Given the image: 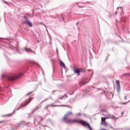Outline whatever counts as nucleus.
Wrapping results in <instances>:
<instances>
[{
	"mask_svg": "<svg viewBox=\"0 0 130 130\" xmlns=\"http://www.w3.org/2000/svg\"><path fill=\"white\" fill-rule=\"evenodd\" d=\"M65 122L69 124H72L73 123H80L81 122V119H67L65 121Z\"/></svg>",
	"mask_w": 130,
	"mask_h": 130,
	"instance_id": "1",
	"label": "nucleus"
},
{
	"mask_svg": "<svg viewBox=\"0 0 130 130\" xmlns=\"http://www.w3.org/2000/svg\"><path fill=\"white\" fill-rule=\"evenodd\" d=\"M32 100H33V98L29 97L28 99L25 100L24 103H22L20 105V107L19 108V109L25 107V106H27V105H28V104H29L30 102L32 101Z\"/></svg>",
	"mask_w": 130,
	"mask_h": 130,
	"instance_id": "2",
	"label": "nucleus"
},
{
	"mask_svg": "<svg viewBox=\"0 0 130 130\" xmlns=\"http://www.w3.org/2000/svg\"><path fill=\"white\" fill-rule=\"evenodd\" d=\"M23 19H24V23L26 25H28V26H29V27H32L33 26V23L31 22V21H29V19L27 18L26 16L23 17Z\"/></svg>",
	"mask_w": 130,
	"mask_h": 130,
	"instance_id": "3",
	"label": "nucleus"
},
{
	"mask_svg": "<svg viewBox=\"0 0 130 130\" xmlns=\"http://www.w3.org/2000/svg\"><path fill=\"white\" fill-rule=\"evenodd\" d=\"M22 75H23V74L20 73L19 76L9 77L8 80L9 81H15V80H17V79H19V78L21 76H22Z\"/></svg>",
	"mask_w": 130,
	"mask_h": 130,
	"instance_id": "4",
	"label": "nucleus"
},
{
	"mask_svg": "<svg viewBox=\"0 0 130 130\" xmlns=\"http://www.w3.org/2000/svg\"><path fill=\"white\" fill-rule=\"evenodd\" d=\"M116 84L117 85V92H120V83L119 82V80H117L116 81Z\"/></svg>",
	"mask_w": 130,
	"mask_h": 130,
	"instance_id": "5",
	"label": "nucleus"
},
{
	"mask_svg": "<svg viewBox=\"0 0 130 130\" xmlns=\"http://www.w3.org/2000/svg\"><path fill=\"white\" fill-rule=\"evenodd\" d=\"M79 123H81L82 125H84V126H87V127L90 125H89V123H88L87 122L83 121L82 120H80V122Z\"/></svg>",
	"mask_w": 130,
	"mask_h": 130,
	"instance_id": "6",
	"label": "nucleus"
},
{
	"mask_svg": "<svg viewBox=\"0 0 130 130\" xmlns=\"http://www.w3.org/2000/svg\"><path fill=\"white\" fill-rule=\"evenodd\" d=\"M72 112H68V114H66V115L64 116V118H63V120H65V121H66V120H67V117H68V115H72Z\"/></svg>",
	"mask_w": 130,
	"mask_h": 130,
	"instance_id": "7",
	"label": "nucleus"
},
{
	"mask_svg": "<svg viewBox=\"0 0 130 130\" xmlns=\"http://www.w3.org/2000/svg\"><path fill=\"white\" fill-rule=\"evenodd\" d=\"M74 73H75V74H77V75H78V76H80V69H74Z\"/></svg>",
	"mask_w": 130,
	"mask_h": 130,
	"instance_id": "8",
	"label": "nucleus"
},
{
	"mask_svg": "<svg viewBox=\"0 0 130 130\" xmlns=\"http://www.w3.org/2000/svg\"><path fill=\"white\" fill-rule=\"evenodd\" d=\"M105 118L106 119H108L109 118H111V119H113V118H114V116H111L110 115H106Z\"/></svg>",
	"mask_w": 130,
	"mask_h": 130,
	"instance_id": "9",
	"label": "nucleus"
},
{
	"mask_svg": "<svg viewBox=\"0 0 130 130\" xmlns=\"http://www.w3.org/2000/svg\"><path fill=\"white\" fill-rule=\"evenodd\" d=\"M59 62H60V66L62 68H63V69H66V65L64 64L63 62L62 61H60Z\"/></svg>",
	"mask_w": 130,
	"mask_h": 130,
	"instance_id": "10",
	"label": "nucleus"
},
{
	"mask_svg": "<svg viewBox=\"0 0 130 130\" xmlns=\"http://www.w3.org/2000/svg\"><path fill=\"white\" fill-rule=\"evenodd\" d=\"M122 76H125V77H130V74L129 73H125L123 74Z\"/></svg>",
	"mask_w": 130,
	"mask_h": 130,
	"instance_id": "11",
	"label": "nucleus"
},
{
	"mask_svg": "<svg viewBox=\"0 0 130 130\" xmlns=\"http://www.w3.org/2000/svg\"><path fill=\"white\" fill-rule=\"evenodd\" d=\"M105 120H106V118L105 117L101 118V121H102V122H105Z\"/></svg>",
	"mask_w": 130,
	"mask_h": 130,
	"instance_id": "12",
	"label": "nucleus"
},
{
	"mask_svg": "<svg viewBox=\"0 0 130 130\" xmlns=\"http://www.w3.org/2000/svg\"><path fill=\"white\" fill-rule=\"evenodd\" d=\"M103 124L104 126H108V124L106 122H104Z\"/></svg>",
	"mask_w": 130,
	"mask_h": 130,
	"instance_id": "13",
	"label": "nucleus"
},
{
	"mask_svg": "<svg viewBox=\"0 0 130 130\" xmlns=\"http://www.w3.org/2000/svg\"><path fill=\"white\" fill-rule=\"evenodd\" d=\"M80 84L81 86H83L84 85H85L86 83H85V82H84V81H81Z\"/></svg>",
	"mask_w": 130,
	"mask_h": 130,
	"instance_id": "14",
	"label": "nucleus"
},
{
	"mask_svg": "<svg viewBox=\"0 0 130 130\" xmlns=\"http://www.w3.org/2000/svg\"><path fill=\"white\" fill-rule=\"evenodd\" d=\"M76 115H77V116H80L82 115V113H77V114H76Z\"/></svg>",
	"mask_w": 130,
	"mask_h": 130,
	"instance_id": "15",
	"label": "nucleus"
},
{
	"mask_svg": "<svg viewBox=\"0 0 130 130\" xmlns=\"http://www.w3.org/2000/svg\"><path fill=\"white\" fill-rule=\"evenodd\" d=\"M128 102H129V101L126 103H121V104H123V105L126 104L128 103Z\"/></svg>",
	"mask_w": 130,
	"mask_h": 130,
	"instance_id": "16",
	"label": "nucleus"
},
{
	"mask_svg": "<svg viewBox=\"0 0 130 130\" xmlns=\"http://www.w3.org/2000/svg\"><path fill=\"white\" fill-rule=\"evenodd\" d=\"M88 127L89 128L90 130H93L92 129V128H91V126H90V125L88 126Z\"/></svg>",
	"mask_w": 130,
	"mask_h": 130,
	"instance_id": "17",
	"label": "nucleus"
},
{
	"mask_svg": "<svg viewBox=\"0 0 130 130\" xmlns=\"http://www.w3.org/2000/svg\"><path fill=\"white\" fill-rule=\"evenodd\" d=\"M88 127L89 128L90 130H93L92 129V128H91V126H90V125L88 126Z\"/></svg>",
	"mask_w": 130,
	"mask_h": 130,
	"instance_id": "18",
	"label": "nucleus"
},
{
	"mask_svg": "<svg viewBox=\"0 0 130 130\" xmlns=\"http://www.w3.org/2000/svg\"><path fill=\"white\" fill-rule=\"evenodd\" d=\"M127 99V97L126 96H124V100H126Z\"/></svg>",
	"mask_w": 130,
	"mask_h": 130,
	"instance_id": "19",
	"label": "nucleus"
},
{
	"mask_svg": "<svg viewBox=\"0 0 130 130\" xmlns=\"http://www.w3.org/2000/svg\"><path fill=\"white\" fill-rule=\"evenodd\" d=\"M27 49V50H28V51H30V50H31L30 49Z\"/></svg>",
	"mask_w": 130,
	"mask_h": 130,
	"instance_id": "20",
	"label": "nucleus"
},
{
	"mask_svg": "<svg viewBox=\"0 0 130 130\" xmlns=\"http://www.w3.org/2000/svg\"><path fill=\"white\" fill-rule=\"evenodd\" d=\"M123 113H124V112H123V111L122 112H121V115H122L123 114Z\"/></svg>",
	"mask_w": 130,
	"mask_h": 130,
	"instance_id": "21",
	"label": "nucleus"
},
{
	"mask_svg": "<svg viewBox=\"0 0 130 130\" xmlns=\"http://www.w3.org/2000/svg\"><path fill=\"white\" fill-rule=\"evenodd\" d=\"M30 94V92H29L28 93H27V94H26V96H28V95H29V94Z\"/></svg>",
	"mask_w": 130,
	"mask_h": 130,
	"instance_id": "22",
	"label": "nucleus"
},
{
	"mask_svg": "<svg viewBox=\"0 0 130 130\" xmlns=\"http://www.w3.org/2000/svg\"><path fill=\"white\" fill-rule=\"evenodd\" d=\"M2 122H3V121H1V122H0V123H2Z\"/></svg>",
	"mask_w": 130,
	"mask_h": 130,
	"instance_id": "23",
	"label": "nucleus"
},
{
	"mask_svg": "<svg viewBox=\"0 0 130 130\" xmlns=\"http://www.w3.org/2000/svg\"><path fill=\"white\" fill-rule=\"evenodd\" d=\"M55 91H53V93H54Z\"/></svg>",
	"mask_w": 130,
	"mask_h": 130,
	"instance_id": "24",
	"label": "nucleus"
}]
</instances>
